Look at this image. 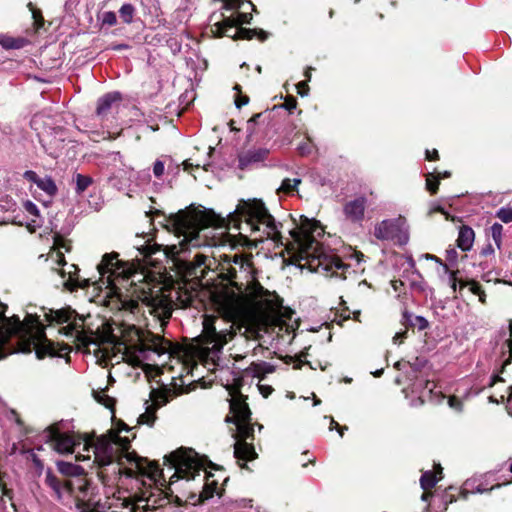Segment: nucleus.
<instances>
[{"mask_svg":"<svg viewBox=\"0 0 512 512\" xmlns=\"http://www.w3.org/2000/svg\"><path fill=\"white\" fill-rule=\"evenodd\" d=\"M76 188L75 191L77 194H82L92 183L93 180L90 176L83 174L75 175Z\"/></svg>","mask_w":512,"mask_h":512,"instance_id":"obj_25","label":"nucleus"},{"mask_svg":"<svg viewBox=\"0 0 512 512\" xmlns=\"http://www.w3.org/2000/svg\"><path fill=\"white\" fill-rule=\"evenodd\" d=\"M241 20L234 19V16L226 17L221 22L214 24L213 32L218 36H227L233 39H252L256 35L261 41L266 40L267 33L256 29L238 28Z\"/></svg>","mask_w":512,"mask_h":512,"instance_id":"obj_12","label":"nucleus"},{"mask_svg":"<svg viewBox=\"0 0 512 512\" xmlns=\"http://www.w3.org/2000/svg\"><path fill=\"white\" fill-rule=\"evenodd\" d=\"M374 235L379 240H395L400 245H404L409 240L406 219L398 217L383 220L375 226Z\"/></svg>","mask_w":512,"mask_h":512,"instance_id":"obj_11","label":"nucleus"},{"mask_svg":"<svg viewBox=\"0 0 512 512\" xmlns=\"http://www.w3.org/2000/svg\"><path fill=\"white\" fill-rule=\"evenodd\" d=\"M441 477L437 478L436 474L431 471H426L420 478V484L422 489L428 490L433 488Z\"/></svg>","mask_w":512,"mask_h":512,"instance_id":"obj_24","label":"nucleus"},{"mask_svg":"<svg viewBox=\"0 0 512 512\" xmlns=\"http://www.w3.org/2000/svg\"><path fill=\"white\" fill-rule=\"evenodd\" d=\"M429 385H430V382H429V381H427V382H426V388H428V389H429V393H430V392H432V389H433L434 385L432 384V387H428Z\"/></svg>","mask_w":512,"mask_h":512,"instance_id":"obj_62","label":"nucleus"},{"mask_svg":"<svg viewBox=\"0 0 512 512\" xmlns=\"http://www.w3.org/2000/svg\"><path fill=\"white\" fill-rule=\"evenodd\" d=\"M509 328H510V337H511V339L506 341V346H507L508 351H509V357H508L507 360H505L504 364H508L511 361V358H512V321L509 324Z\"/></svg>","mask_w":512,"mask_h":512,"instance_id":"obj_41","label":"nucleus"},{"mask_svg":"<svg viewBox=\"0 0 512 512\" xmlns=\"http://www.w3.org/2000/svg\"><path fill=\"white\" fill-rule=\"evenodd\" d=\"M496 216L504 223L512 222V207L506 206L500 208L497 211Z\"/></svg>","mask_w":512,"mask_h":512,"instance_id":"obj_32","label":"nucleus"},{"mask_svg":"<svg viewBox=\"0 0 512 512\" xmlns=\"http://www.w3.org/2000/svg\"><path fill=\"white\" fill-rule=\"evenodd\" d=\"M405 335H406V331L396 333L395 336L393 337V342L401 343L402 339L405 337Z\"/></svg>","mask_w":512,"mask_h":512,"instance_id":"obj_51","label":"nucleus"},{"mask_svg":"<svg viewBox=\"0 0 512 512\" xmlns=\"http://www.w3.org/2000/svg\"><path fill=\"white\" fill-rule=\"evenodd\" d=\"M80 334H81V333H80V331L78 330V333H77V332H74V335H73V336H75V337H76V338H78L79 340H82V342H85V339H82Z\"/></svg>","mask_w":512,"mask_h":512,"instance_id":"obj_57","label":"nucleus"},{"mask_svg":"<svg viewBox=\"0 0 512 512\" xmlns=\"http://www.w3.org/2000/svg\"><path fill=\"white\" fill-rule=\"evenodd\" d=\"M183 165H184V170H186V171L189 170L190 167H192V164L189 163V161H185L183 163Z\"/></svg>","mask_w":512,"mask_h":512,"instance_id":"obj_55","label":"nucleus"},{"mask_svg":"<svg viewBox=\"0 0 512 512\" xmlns=\"http://www.w3.org/2000/svg\"><path fill=\"white\" fill-rule=\"evenodd\" d=\"M117 500L122 501V506L130 510V512H146L154 509L157 506H161L166 499L159 496H155L153 493L147 495L143 492L141 495H135L134 497H118Z\"/></svg>","mask_w":512,"mask_h":512,"instance_id":"obj_13","label":"nucleus"},{"mask_svg":"<svg viewBox=\"0 0 512 512\" xmlns=\"http://www.w3.org/2000/svg\"><path fill=\"white\" fill-rule=\"evenodd\" d=\"M416 322H417L416 325L418 326V328L420 330L426 329L428 327V325H429L428 321L424 317H422V316H417L416 317Z\"/></svg>","mask_w":512,"mask_h":512,"instance_id":"obj_43","label":"nucleus"},{"mask_svg":"<svg viewBox=\"0 0 512 512\" xmlns=\"http://www.w3.org/2000/svg\"><path fill=\"white\" fill-rule=\"evenodd\" d=\"M299 150H300L302 153H305V147L300 146V147H299Z\"/></svg>","mask_w":512,"mask_h":512,"instance_id":"obj_64","label":"nucleus"},{"mask_svg":"<svg viewBox=\"0 0 512 512\" xmlns=\"http://www.w3.org/2000/svg\"><path fill=\"white\" fill-rule=\"evenodd\" d=\"M230 413L232 416L226 417V422H232L236 425V433L234 443V457L239 465L243 468L247 461H251L257 457L254 446L247 443V439H253V426L250 423L251 412L247 403L243 399V395L237 390L230 391Z\"/></svg>","mask_w":512,"mask_h":512,"instance_id":"obj_9","label":"nucleus"},{"mask_svg":"<svg viewBox=\"0 0 512 512\" xmlns=\"http://www.w3.org/2000/svg\"><path fill=\"white\" fill-rule=\"evenodd\" d=\"M44 438L60 454L73 453L75 446L83 444L84 453H79L77 460H90L93 457V463L106 466L116 459L120 471L129 477L147 476L156 483L161 476V470L155 462L128 450V442L120 448L117 444L118 436L110 438L103 435L94 441L87 436L60 432L57 427L52 426L44 431Z\"/></svg>","mask_w":512,"mask_h":512,"instance_id":"obj_2","label":"nucleus"},{"mask_svg":"<svg viewBox=\"0 0 512 512\" xmlns=\"http://www.w3.org/2000/svg\"><path fill=\"white\" fill-rule=\"evenodd\" d=\"M249 101V98L247 96H239L235 100V104L238 108L242 107L243 105H246Z\"/></svg>","mask_w":512,"mask_h":512,"instance_id":"obj_48","label":"nucleus"},{"mask_svg":"<svg viewBox=\"0 0 512 512\" xmlns=\"http://www.w3.org/2000/svg\"><path fill=\"white\" fill-rule=\"evenodd\" d=\"M478 296H479V300H480L481 302H484V301H485V293H484L483 291H481V293H480V294H478Z\"/></svg>","mask_w":512,"mask_h":512,"instance_id":"obj_56","label":"nucleus"},{"mask_svg":"<svg viewBox=\"0 0 512 512\" xmlns=\"http://www.w3.org/2000/svg\"><path fill=\"white\" fill-rule=\"evenodd\" d=\"M229 223L240 230L245 245L256 246L257 242L271 239L277 244L284 245L280 228L261 200L241 201L233 214L229 216Z\"/></svg>","mask_w":512,"mask_h":512,"instance_id":"obj_7","label":"nucleus"},{"mask_svg":"<svg viewBox=\"0 0 512 512\" xmlns=\"http://www.w3.org/2000/svg\"><path fill=\"white\" fill-rule=\"evenodd\" d=\"M135 9L131 4L121 6L119 13L124 23L130 24L133 20Z\"/></svg>","mask_w":512,"mask_h":512,"instance_id":"obj_26","label":"nucleus"},{"mask_svg":"<svg viewBox=\"0 0 512 512\" xmlns=\"http://www.w3.org/2000/svg\"><path fill=\"white\" fill-rule=\"evenodd\" d=\"M365 206L366 199L364 197H360L352 201H349L344 206V213L348 219L357 222L363 219Z\"/></svg>","mask_w":512,"mask_h":512,"instance_id":"obj_16","label":"nucleus"},{"mask_svg":"<svg viewBox=\"0 0 512 512\" xmlns=\"http://www.w3.org/2000/svg\"><path fill=\"white\" fill-rule=\"evenodd\" d=\"M426 158L428 160H436L438 158V151L437 150H433L432 152L430 151H426Z\"/></svg>","mask_w":512,"mask_h":512,"instance_id":"obj_52","label":"nucleus"},{"mask_svg":"<svg viewBox=\"0 0 512 512\" xmlns=\"http://www.w3.org/2000/svg\"><path fill=\"white\" fill-rule=\"evenodd\" d=\"M77 508L80 512H100L98 509H96L90 503H86V502H78Z\"/></svg>","mask_w":512,"mask_h":512,"instance_id":"obj_39","label":"nucleus"},{"mask_svg":"<svg viewBox=\"0 0 512 512\" xmlns=\"http://www.w3.org/2000/svg\"><path fill=\"white\" fill-rule=\"evenodd\" d=\"M157 408H158V405L155 403L148 404L145 412L142 413L141 415H139L138 424H146V425L152 427L156 420Z\"/></svg>","mask_w":512,"mask_h":512,"instance_id":"obj_21","label":"nucleus"},{"mask_svg":"<svg viewBox=\"0 0 512 512\" xmlns=\"http://www.w3.org/2000/svg\"><path fill=\"white\" fill-rule=\"evenodd\" d=\"M268 154V150L265 148H253L239 156V167L241 169L247 166L263 161Z\"/></svg>","mask_w":512,"mask_h":512,"instance_id":"obj_17","label":"nucleus"},{"mask_svg":"<svg viewBox=\"0 0 512 512\" xmlns=\"http://www.w3.org/2000/svg\"><path fill=\"white\" fill-rule=\"evenodd\" d=\"M300 183H301L300 178H293V179L286 178L282 181L280 187L278 188V193L291 194L292 192H294L296 190V188L298 187V185Z\"/></svg>","mask_w":512,"mask_h":512,"instance_id":"obj_23","label":"nucleus"},{"mask_svg":"<svg viewBox=\"0 0 512 512\" xmlns=\"http://www.w3.org/2000/svg\"><path fill=\"white\" fill-rule=\"evenodd\" d=\"M239 6V3L237 0H226L224 7L226 9H235Z\"/></svg>","mask_w":512,"mask_h":512,"instance_id":"obj_49","label":"nucleus"},{"mask_svg":"<svg viewBox=\"0 0 512 512\" xmlns=\"http://www.w3.org/2000/svg\"><path fill=\"white\" fill-rule=\"evenodd\" d=\"M69 278L68 280L64 283V285L69 289V290H75L76 288L78 287H87L89 285L88 281L87 280H83V282H80V280L78 279V277H75L74 275H72V271H69Z\"/></svg>","mask_w":512,"mask_h":512,"instance_id":"obj_28","label":"nucleus"},{"mask_svg":"<svg viewBox=\"0 0 512 512\" xmlns=\"http://www.w3.org/2000/svg\"><path fill=\"white\" fill-rule=\"evenodd\" d=\"M46 483L56 492L59 494L60 492V482L57 479L56 476H54L51 472H48L46 474Z\"/></svg>","mask_w":512,"mask_h":512,"instance_id":"obj_34","label":"nucleus"},{"mask_svg":"<svg viewBox=\"0 0 512 512\" xmlns=\"http://www.w3.org/2000/svg\"><path fill=\"white\" fill-rule=\"evenodd\" d=\"M307 353L305 352H301L295 359V364H294V368L295 369H299L302 364L304 363V358L306 357Z\"/></svg>","mask_w":512,"mask_h":512,"instance_id":"obj_45","label":"nucleus"},{"mask_svg":"<svg viewBox=\"0 0 512 512\" xmlns=\"http://www.w3.org/2000/svg\"><path fill=\"white\" fill-rule=\"evenodd\" d=\"M331 425H334L335 427H337L340 436H343V429H344L343 427H340L339 424L337 422H335L334 420L331 421Z\"/></svg>","mask_w":512,"mask_h":512,"instance_id":"obj_54","label":"nucleus"},{"mask_svg":"<svg viewBox=\"0 0 512 512\" xmlns=\"http://www.w3.org/2000/svg\"><path fill=\"white\" fill-rule=\"evenodd\" d=\"M305 76H306V78H307L308 80H310L311 74H310V71H309V70H307V71L305 72Z\"/></svg>","mask_w":512,"mask_h":512,"instance_id":"obj_63","label":"nucleus"},{"mask_svg":"<svg viewBox=\"0 0 512 512\" xmlns=\"http://www.w3.org/2000/svg\"><path fill=\"white\" fill-rule=\"evenodd\" d=\"M217 224L218 218L212 212L196 209L181 210L169 216L166 227L179 235H183L184 238L178 244L173 245L148 243L142 247L141 254L148 257L163 250L164 255L172 259L175 265L184 269L189 276L197 277V269L205 265L207 257L198 252L190 257L188 250L190 247L198 248L207 245L206 240L201 239L200 232L204 228Z\"/></svg>","mask_w":512,"mask_h":512,"instance_id":"obj_4","label":"nucleus"},{"mask_svg":"<svg viewBox=\"0 0 512 512\" xmlns=\"http://www.w3.org/2000/svg\"><path fill=\"white\" fill-rule=\"evenodd\" d=\"M114 349L133 366L143 364L150 359L151 354L160 357L165 354L170 356L175 352L171 341L150 331H141L135 326L123 329L121 337L114 342Z\"/></svg>","mask_w":512,"mask_h":512,"instance_id":"obj_8","label":"nucleus"},{"mask_svg":"<svg viewBox=\"0 0 512 512\" xmlns=\"http://www.w3.org/2000/svg\"><path fill=\"white\" fill-rule=\"evenodd\" d=\"M296 105H297V101L294 97H289L285 100V103H284V107L288 110V111H292L293 109L296 108Z\"/></svg>","mask_w":512,"mask_h":512,"instance_id":"obj_42","label":"nucleus"},{"mask_svg":"<svg viewBox=\"0 0 512 512\" xmlns=\"http://www.w3.org/2000/svg\"><path fill=\"white\" fill-rule=\"evenodd\" d=\"M236 20H241V22L238 23V26L243 23H249L250 17L248 14L245 13H238L236 17H234Z\"/></svg>","mask_w":512,"mask_h":512,"instance_id":"obj_46","label":"nucleus"},{"mask_svg":"<svg viewBox=\"0 0 512 512\" xmlns=\"http://www.w3.org/2000/svg\"><path fill=\"white\" fill-rule=\"evenodd\" d=\"M23 176L26 180L35 183L39 189L43 190L48 195L53 196L57 193V186L51 177L40 178L36 172L32 170H27Z\"/></svg>","mask_w":512,"mask_h":512,"instance_id":"obj_15","label":"nucleus"},{"mask_svg":"<svg viewBox=\"0 0 512 512\" xmlns=\"http://www.w3.org/2000/svg\"><path fill=\"white\" fill-rule=\"evenodd\" d=\"M97 269L101 276L108 275L107 284L118 295L125 309L133 312L142 304L161 327L168 323L172 315L171 298L162 294L160 290L151 289L149 284L143 281L144 276L127 263L120 261L117 253L105 254Z\"/></svg>","mask_w":512,"mask_h":512,"instance_id":"obj_3","label":"nucleus"},{"mask_svg":"<svg viewBox=\"0 0 512 512\" xmlns=\"http://www.w3.org/2000/svg\"><path fill=\"white\" fill-rule=\"evenodd\" d=\"M352 314H353L354 319H355V320H358V317H359V315H360V311H358V310H357V311H353V313H352Z\"/></svg>","mask_w":512,"mask_h":512,"instance_id":"obj_60","label":"nucleus"},{"mask_svg":"<svg viewBox=\"0 0 512 512\" xmlns=\"http://www.w3.org/2000/svg\"><path fill=\"white\" fill-rule=\"evenodd\" d=\"M95 399L103 404L104 406L110 408L113 405V400L108 397L104 392H97L95 393Z\"/></svg>","mask_w":512,"mask_h":512,"instance_id":"obj_35","label":"nucleus"},{"mask_svg":"<svg viewBox=\"0 0 512 512\" xmlns=\"http://www.w3.org/2000/svg\"><path fill=\"white\" fill-rule=\"evenodd\" d=\"M254 371H255V374L257 376H259L261 373L264 374V373H271L273 371V368L266 364V363H261V364H256L255 367H254Z\"/></svg>","mask_w":512,"mask_h":512,"instance_id":"obj_37","label":"nucleus"},{"mask_svg":"<svg viewBox=\"0 0 512 512\" xmlns=\"http://www.w3.org/2000/svg\"><path fill=\"white\" fill-rule=\"evenodd\" d=\"M439 181L436 180V176L430 173L426 177V188L431 194H435L438 190Z\"/></svg>","mask_w":512,"mask_h":512,"instance_id":"obj_33","label":"nucleus"},{"mask_svg":"<svg viewBox=\"0 0 512 512\" xmlns=\"http://www.w3.org/2000/svg\"><path fill=\"white\" fill-rule=\"evenodd\" d=\"M196 283H184L182 286H179L177 293V299L181 302L182 305L188 306L191 305L193 300L197 297L198 291L195 287Z\"/></svg>","mask_w":512,"mask_h":512,"instance_id":"obj_18","label":"nucleus"},{"mask_svg":"<svg viewBox=\"0 0 512 512\" xmlns=\"http://www.w3.org/2000/svg\"><path fill=\"white\" fill-rule=\"evenodd\" d=\"M435 176H436V180L439 181L441 178H448V177H450V172L449 171H444L442 173L439 172Z\"/></svg>","mask_w":512,"mask_h":512,"instance_id":"obj_53","label":"nucleus"},{"mask_svg":"<svg viewBox=\"0 0 512 512\" xmlns=\"http://www.w3.org/2000/svg\"><path fill=\"white\" fill-rule=\"evenodd\" d=\"M165 464L175 469L174 478L194 479L201 471V463L192 449L180 448L164 457Z\"/></svg>","mask_w":512,"mask_h":512,"instance_id":"obj_10","label":"nucleus"},{"mask_svg":"<svg viewBox=\"0 0 512 512\" xmlns=\"http://www.w3.org/2000/svg\"><path fill=\"white\" fill-rule=\"evenodd\" d=\"M469 289L470 291L475 294V295H478L481 293V287L479 286V284H477L476 282H471L469 283Z\"/></svg>","mask_w":512,"mask_h":512,"instance_id":"obj_47","label":"nucleus"},{"mask_svg":"<svg viewBox=\"0 0 512 512\" xmlns=\"http://www.w3.org/2000/svg\"><path fill=\"white\" fill-rule=\"evenodd\" d=\"M58 468L61 473L67 475H77L80 473V470H82L79 466L73 465L68 462H59Z\"/></svg>","mask_w":512,"mask_h":512,"instance_id":"obj_30","label":"nucleus"},{"mask_svg":"<svg viewBox=\"0 0 512 512\" xmlns=\"http://www.w3.org/2000/svg\"><path fill=\"white\" fill-rule=\"evenodd\" d=\"M44 317L49 324L67 323L66 326L59 330V332L65 336L73 337L74 332L78 333V327L80 325L76 322L75 312L70 309L49 310V312L44 313Z\"/></svg>","mask_w":512,"mask_h":512,"instance_id":"obj_14","label":"nucleus"},{"mask_svg":"<svg viewBox=\"0 0 512 512\" xmlns=\"http://www.w3.org/2000/svg\"><path fill=\"white\" fill-rule=\"evenodd\" d=\"M23 206L27 213L35 217V219H32L31 222L26 223V226L30 231H35L36 227L40 226L39 221H37L39 218V210L32 201L24 202Z\"/></svg>","mask_w":512,"mask_h":512,"instance_id":"obj_22","label":"nucleus"},{"mask_svg":"<svg viewBox=\"0 0 512 512\" xmlns=\"http://www.w3.org/2000/svg\"><path fill=\"white\" fill-rule=\"evenodd\" d=\"M235 266L228 268V279L231 287L215 291L211 298L219 315L230 322L229 328H218V318L206 316L200 343L209 352H219L236 334V330L245 329L247 337L258 338L261 327L271 321L281 308V300L275 292H270L258 282H250L245 290L234 281L237 278V267L249 273L251 263L243 255L235 254Z\"/></svg>","mask_w":512,"mask_h":512,"instance_id":"obj_1","label":"nucleus"},{"mask_svg":"<svg viewBox=\"0 0 512 512\" xmlns=\"http://www.w3.org/2000/svg\"><path fill=\"white\" fill-rule=\"evenodd\" d=\"M475 233L471 227L462 226L459 231L457 245L463 251H469L473 246Z\"/></svg>","mask_w":512,"mask_h":512,"instance_id":"obj_19","label":"nucleus"},{"mask_svg":"<svg viewBox=\"0 0 512 512\" xmlns=\"http://www.w3.org/2000/svg\"><path fill=\"white\" fill-rule=\"evenodd\" d=\"M260 117V114H256L254 115L248 122L251 123V122H255L257 118Z\"/></svg>","mask_w":512,"mask_h":512,"instance_id":"obj_61","label":"nucleus"},{"mask_svg":"<svg viewBox=\"0 0 512 512\" xmlns=\"http://www.w3.org/2000/svg\"><path fill=\"white\" fill-rule=\"evenodd\" d=\"M431 259H435L436 261H438L442 266H443V269L446 273H448V284L450 285V287L452 288L453 292L456 291V288H457V284H458V280L456 278V272L455 271H450L447 264H443L438 258H436L435 256H431Z\"/></svg>","mask_w":512,"mask_h":512,"instance_id":"obj_29","label":"nucleus"},{"mask_svg":"<svg viewBox=\"0 0 512 512\" xmlns=\"http://www.w3.org/2000/svg\"><path fill=\"white\" fill-rule=\"evenodd\" d=\"M164 163L160 160H157L153 165V173L156 177H161L164 173Z\"/></svg>","mask_w":512,"mask_h":512,"instance_id":"obj_40","label":"nucleus"},{"mask_svg":"<svg viewBox=\"0 0 512 512\" xmlns=\"http://www.w3.org/2000/svg\"><path fill=\"white\" fill-rule=\"evenodd\" d=\"M16 338L15 352L30 353L35 350L39 359L45 356H62L69 352L67 345H56L47 339L38 316L27 315L23 321L18 317L7 318L0 313V352L11 338ZM5 355L0 353V359Z\"/></svg>","mask_w":512,"mask_h":512,"instance_id":"obj_5","label":"nucleus"},{"mask_svg":"<svg viewBox=\"0 0 512 512\" xmlns=\"http://www.w3.org/2000/svg\"><path fill=\"white\" fill-rule=\"evenodd\" d=\"M323 233L321 225L308 218H301L300 226L289 231L291 240H288L285 245L301 268H308L314 272H327L333 267L339 269L342 266L340 260L325 253L318 242L317 238Z\"/></svg>","mask_w":512,"mask_h":512,"instance_id":"obj_6","label":"nucleus"},{"mask_svg":"<svg viewBox=\"0 0 512 512\" xmlns=\"http://www.w3.org/2000/svg\"><path fill=\"white\" fill-rule=\"evenodd\" d=\"M382 373H383V369H380V370H377V371L373 372V375L375 377H379Z\"/></svg>","mask_w":512,"mask_h":512,"instance_id":"obj_59","label":"nucleus"},{"mask_svg":"<svg viewBox=\"0 0 512 512\" xmlns=\"http://www.w3.org/2000/svg\"><path fill=\"white\" fill-rule=\"evenodd\" d=\"M429 497H430L429 493H423L421 496L422 500H424V501H427Z\"/></svg>","mask_w":512,"mask_h":512,"instance_id":"obj_58","label":"nucleus"},{"mask_svg":"<svg viewBox=\"0 0 512 512\" xmlns=\"http://www.w3.org/2000/svg\"><path fill=\"white\" fill-rule=\"evenodd\" d=\"M491 236L497 245V247H500L501 239H502V232H503V226L499 223H494L490 227Z\"/></svg>","mask_w":512,"mask_h":512,"instance_id":"obj_31","label":"nucleus"},{"mask_svg":"<svg viewBox=\"0 0 512 512\" xmlns=\"http://www.w3.org/2000/svg\"><path fill=\"white\" fill-rule=\"evenodd\" d=\"M259 390L263 394L264 397H267L272 392V388L270 386H265V385H260Z\"/></svg>","mask_w":512,"mask_h":512,"instance_id":"obj_50","label":"nucleus"},{"mask_svg":"<svg viewBox=\"0 0 512 512\" xmlns=\"http://www.w3.org/2000/svg\"><path fill=\"white\" fill-rule=\"evenodd\" d=\"M121 99L118 92L108 93L98 100L97 114H105L112 106L113 103L118 102Z\"/></svg>","mask_w":512,"mask_h":512,"instance_id":"obj_20","label":"nucleus"},{"mask_svg":"<svg viewBox=\"0 0 512 512\" xmlns=\"http://www.w3.org/2000/svg\"><path fill=\"white\" fill-rule=\"evenodd\" d=\"M297 89H298V93L301 95V96H304L307 94V91H308V85L305 81H301L297 84Z\"/></svg>","mask_w":512,"mask_h":512,"instance_id":"obj_44","label":"nucleus"},{"mask_svg":"<svg viewBox=\"0 0 512 512\" xmlns=\"http://www.w3.org/2000/svg\"><path fill=\"white\" fill-rule=\"evenodd\" d=\"M103 24H107L109 26H113L117 23L116 14L112 11H107L103 14L102 18Z\"/></svg>","mask_w":512,"mask_h":512,"instance_id":"obj_36","label":"nucleus"},{"mask_svg":"<svg viewBox=\"0 0 512 512\" xmlns=\"http://www.w3.org/2000/svg\"><path fill=\"white\" fill-rule=\"evenodd\" d=\"M0 45L5 49H17L21 47V41L12 37L0 34Z\"/></svg>","mask_w":512,"mask_h":512,"instance_id":"obj_27","label":"nucleus"},{"mask_svg":"<svg viewBox=\"0 0 512 512\" xmlns=\"http://www.w3.org/2000/svg\"><path fill=\"white\" fill-rule=\"evenodd\" d=\"M448 405H449L452 409H454V410H456V411H458V412L462 411V406H463V405H462V401H461L459 398H457L456 396H450V397H449V399H448Z\"/></svg>","mask_w":512,"mask_h":512,"instance_id":"obj_38","label":"nucleus"}]
</instances>
